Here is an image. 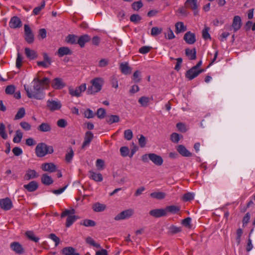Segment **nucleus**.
<instances>
[{
	"instance_id": "f257e3e1",
	"label": "nucleus",
	"mask_w": 255,
	"mask_h": 255,
	"mask_svg": "<svg viewBox=\"0 0 255 255\" xmlns=\"http://www.w3.org/2000/svg\"><path fill=\"white\" fill-rule=\"evenodd\" d=\"M33 89L29 88L28 86L24 85V90L27 96L30 99L34 98L37 100H42L45 97L43 92V86L40 85L39 79L35 78L34 79Z\"/></svg>"
},
{
	"instance_id": "f03ea898",
	"label": "nucleus",
	"mask_w": 255,
	"mask_h": 255,
	"mask_svg": "<svg viewBox=\"0 0 255 255\" xmlns=\"http://www.w3.org/2000/svg\"><path fill=\"white\" fill-rule=\"evenodd\" d=\"M53 151L52 146L47 145L44 142L39 143L35 147L36 155L39 157H42L46 154H51Z\"/></svg>"
},
{
	"instance_id": "7ed1b4c3",
	"label": "nucleus",
	"mask_w": 255,
	"mask_h": 255,
	"mask_svg": "<svg viewBox=\"0 0 255 255\" xmlns=\"http://www.w3.org/2000/svg\"><path fill=\"white\" fill-rule=\"evenodd\" d=\"M92 85L88 87L87 93L88 95H92L99 92L103 84V79L101 78H96L91 82Z\"/></svg>"
},
{
	"instance_id": "20e7f679",
	"label": "nucleus",
	"mask_w": 255,
	"mask_h": 255,
	"mask_svg": "<svg viewBox=\"0 0 255 255\" xmlns=\"http://www.w3.org/2000/svg\"><path fill=\"white\" fill-rule=\"evenodd\" d=\"M141 159L143 162H148L149 159L157 166L161 165L163 162V160L161 156L153 153L143 154L141 156Z\"/></svg>"
},
{
	"instance_id": "39448f33",
	"label": "nucleus",
	"mask_w": 255,
	"mask_h": 255,
	"mask_svg": "<svg viewBox=\"0 0 255 255\" xmlns=\"http://www.w3.org/2000/svg\"><path fill=\"white\" fill-rule=\"evenodd\" d=\"M86 90V84L85 83L81 84L79 87L74 89L72 87L68 88L69 93L72 97H79L81 96V93Z\"/></svg>"
},
{
	"instance_id": "423d86ee",
	"label": "nucleus",
	"mask_w": 255,
	"mask_h": 255,
	"mask_svg": "<svg viewBox=\"0 0 255 255\" xmlns=\"http://www.w3.org/2000/svg\"><path fill=\"white\" fill-rule=\"evenodd\" d=\"M184 5L186 7L191 9L193 11L194 15L198 14L199 5L198 3V0H186Z\"/></svg>"
},
{
	"instance_id": "0eeeda50",
	"label": "nucleus",
	"mask_w": 255,
	"mask_h": 255,
	"mask_svg": "<svg viewBox=\"0 0 255 255\" xmlns=\"http://www.w3.org/2000/svg\"><path fill=\"white\" fill-rule=\"evenodd\" d=\"M133 213V210L131 209L126 210L116 215L114 219L116 221H119L128 219L132 216Z\"/></svg>"
},
{
	"instance_id": "6e6552de",
	"label": "nucleus",
	"mask_w": 255,
	"mask_h": 255,
	"mask_svg": "<svg viewBox=\"0 0 255 255\" xmlns=\"http://www.w3.org/2000/svg\"><path fill=\"white\" fill-rule=\"evenodd\" d=\"M193 69V68L192 67L191 69L187 71L185 73L186 78L189 80H191L196 78L204 71V69L196 70Z\"/></svg>"
},
{
	"instance_id": "1a4fd4ad",
	"label": "nucleus",
	"mask_w": 255,
	"mask_h": 255,
	"mask_svg": "<svg viewBox=\"0 0 255 255\" xmlns=\"http://www.w3.org/2000/svg\"><path fill=\"white\" fill-rule=\"evenodd\" d=\"M12 206V201L8 197L0 199V207L2 209L8 211L10 210Z\"/></svg>"
},
{
	"instance_id": "9d476101",
	"label": "nucleus",
	"mask_w": 255,
	"mask_h": 255,
	"mask_svg": "<svg viewBox=\"0 0 255 255\" xmlns=\"http://www.w3.org/2000/svg\"><path fill=\"white\" fill-rule=\"evenodd\" d=\"M66 86V84L63 82V80L60 78H54L52 82L51 87L54 89H62Z\"/></svg>"
},
{
	"instance_id": "9b49d317",
	"label": "nucleus",
	"mask_w": 255,
	"mask_h": 255,
	"mask_svg": "<svg viewBox=\"0 0 255 255\" xmlns=\"http://www.w3.org/2000/svg\"><path fill=\"white\" fill-rule=\"evenodd\" d=\"M94 138V135L93 133L90 131H87L86 132L84 138V141L82 145V149H84L87 146L90 145V143L92 141Z\"/></svg>"
},
{
	"instance_id": "f8f14e48",
	"label": "nucleus",
	"mask_w": 255,
	"mask_h": 255,
	"mask_svg": "<svg viewBox=\"0 0 255 255\" xmlns=\"http://www.w3.org/2000/svg\"><path fill=\"white\" fill-rule=\"evenodd\" d=\"M60 102L48 100L47 102V108L51 111L58 110L61 108Z\"/></svg>"
},
{
	"instance_id": "ddd939ff",
	"label": "nucleus",
	"mask_w": 255,
	"mask_h": 255,
	"mask_svg": "<svg viewBox=\"0 0 255 255\" xmlns=\"http://www.w3.org/2000/svg\"><path fill=\"white\" fill-rule=\"evenodd\" d=\"M44 61H37V65L39 67L47 68L51 64V59L46 53H43Z\"/></svg>"
},
{
	"instance_id": "4468645a",
	"label": "nucleus",
	"mask_w": 255,
	"mask_h": 255,
	"mask_svg": "<svg viewBox=\"0 0 255 255\" xmlns=\"http://www.w3.org/2000/svg\"><path fill=\"white\" fill-rule=\"evenodd\" d=\"M10 249L16 254H22L24 253V250L22 245L18 242H14L10 245Z\"/></svg>"
},
{
	"instance_id": "2eb2a0df",
	"label": "nucleus",
	"mask_w": 255,
	"mask_h": 255,
	"mask_svg": "<svg viewBox=\"0 0 255 255\" xmlns=\"http://www.w3.org/2000/svg\"><path fill=\"white\" fill-rule=\"evenodd\" d=\"M9 25L11 28H19L22 26V22L18 17L14 16L11 18Z\"/></svg>"
},
{
	"instance_id": "dca6fc26",
	"label": "nucleus",
	"mask_w": 255,
	"mask_h": 255,
	"mask_svg": "<svg viewBox=\"0 0 255 255\" xmlns=\"http://www.w3.org/2000/svg\"><path fill=\"white\" fill-rule=\"evenodd\" d=\"M183 39L187 44H193L196 42L195 34L191 31H188L184 34Z\"/></svg>"
},
{
	"instance_id": "f3484780",
	"label": "nucleus",
	"mask_w": 255,
	"mask_h": 255,
	"mask_svg": "<svg viewBox=\"0 0 255 255\" xmlns=\"http://www.w3.org/2000/svg\"><path fill=\"white\" fill-rule=\"evenodd\" d=\"M149 214L150 216L156 218L166 216V213L164 209H156L151 210L149 211Z\"/></svg>"
},
{
	"instance_id": "a211bd4d",
	"label": "nucleus",
	"mask_w": 255,
	"mask_h": 255,
	"mask_svg": "<svg viewBox=\"0 0 255 255\" xmlns=\"http://www.w3.org/2000/svg\"><path fill=\"white\" fill-rule=\"evenodd\" d=\"M176 150L178 153L184 157H191L192 155L190 152L183 145L180 144L177 146Z\"/></svg>"
},
{
	"instance_id": "6ab92c4d",
	"label": "nucleus",
	"mask_w": 255,
	"mask_h": 255,
	"mask_svg": "<svg viewBox=\"0 0 255 255\" xmlns=\"http://www.w3.org/2000/svg\"><path fill=\"white\" fill-rule=\"evenodd\" d=\"M232 26L234 29V32H236L241 28L242 26V20L240 16L236 15L234 16Z\"/></svg>"
},
{
	"instance_id": "aec40b11",
	"label": "nucleus",
	"mask_w": 255,
	"mask_h": 255,
	"mask_svg": "<svg viewBox=\"0 0 255 255\" xmlns=\"http://www.w3.org/2000/svg\"><path fill=\"white\" fill-rule=\"evenodd\" d=\"M41 168L45 171L54 172L56 170V166L52 162L45 163L42 164Z\"/></svg>"
},
{
	"instance_id": "412c9836",
	"label": "nucleus",
	"mask_w": 255,
	"mask_h": 255,
	"mask_svg": "<svg viewBox=\"0 0 255 255\" xmlns=\"http://www.w3.org/2000/svg\"><path fill=\"white\" fill-rule=\"evenodd\" d=\"M23 187L26 189L28 192H34L36 191L38 187V184L35 181H32L28 184L24 185Z\"/></svg>"
},
{
	"instance_id": "4be33fe9",
	"label": "nucleus",
	"mask_w": 255,
	"mask_h": 255,
	"mask_svg": "<svg viewBox=\"0 0 255 255\" xmlns=\"http://www.w3.org/2000/svg\"><path fill=\"white\" fill-rule=\"evenodd\" d=\"M38 175L35 170L28 169L24 176V179L26 180H29L31 179L37 178Z\"/></svg>"
},
{
	"instance_id": "5701e85b",
	"label": "nucleus",
	"mask_w": 255,
	"mask_h": 255,
	"mask_svg": "<svg viewBox=\"0 0 255 255\" xmlns=\"http://www.w3.org/2000/svg\"><path fill=\"white\" fill-rule=\"evenodd\" d=\"M51 129V126L48 123H42L37 127L38 131L43 132H49Z\"/></svg>"
},
{
	"instance_id": "b1692460",
	"label": "nucleus",
	"mask_w": 255,
	"mask_h": 255,
	"mask_svg": "<svg viewBox=\"0 0 255 255\" xmlns=\"http://www.w3.org/2000/svg\"><path fill=\"white\" fill-rule=\"evenodd\" d=\"M106 121L109 125L117 123L120 121V117L118 115H108L106 116Z\"/></svg>"
},
{
	"instance_id": "393cba45",
	"label": "nucleus",
	"mask_w": 255,
	"mask_h": 255,
	"mask_svg": "<svg viewBox=\"0 0 255 255\" xmlns=\"http://www.w3.org/2000/svg\"><path fill=\"white\" fill-rule=\"evenodd\" d=\"M164 209L166 216L167 213H170L173 214H177L180 210V208L179 206L171 205L166 206Z\"/></svg>"
},
{
	"instance_id": "a878e982",
	"label": "nucleus",
	"mask_w": 255,
	"mask_h": 255,
	"mask_svg": "<svg viewBox=\"0 0 255 255\" xmlns=\"http://www.w3.org/2000/svg\"><path fill=\"white\" fill-rule=\"evenodd\" d=\"M90 39V37L88 34H84L79 37L77 43L81 47H84L85 44L86 42H89Z\"/></svg>"
},
{
	"instance_id": "bb28decb",
	"label": "nucleus",
	"mask_w": 255,
	"mask_h": 255,
	"mask_svg": "<svg viewBox=\"0 0 255 255\" xmlns=\"http://www.w3.org/2000/svg\"><path fill=\"white\" fill-rule=\"evenodd\" d=\"M120 68L121 72L125 75L129 74L131 72V68L127 62L121 63Z\"/></svg>"
},
{
	"instance_id": "cd10ccee",
	"label": "nucleus",
	"mask_w": 255,
	"mask_h": 255,
	"mask_svg": "<svg viewBox=\"0 0 255 255\" xmlns=\"http://www.w3.org/2000/svg\"><path fill=\"white\" fill-rule=\"evenodd\" d=\"M72 53V51L67 47H60L57 51V54L59 57H62L67 55H71Z\"/></svg>"
},
{
	"instance_id": "c85d7f7f",
	"label": "nucleus",
	"mask_w": 255,
	"mask_h": 255,
	"mask_svg": "<svg viewBox=\"0 0 255 255\" xmlns=\"http://www.w3.org/2000/svg\"><path fill=\"white\" fill-rule=\"evenodd\" d=\"M175 32L178 34L185 31L187 30L186 26L184 25L183 22L179 21L176 23Z\"/></svg>"
},
{
	"instance_id": "c756f323",
	"label": "nucleus",
	"mask_w": 255,
	"mask_h": 255,
	"mask_svg": "<svg viewBox=\"0 0 255 255\" xmlns=\"http://www.w3.org/2000/svg\"><path fill=\"white\" fill-rule=\"evenodd\" d=\"M25 53L26 57L31 60L36 59L38 56L35 51L27 47L25 48Z\"/></svg>"
},
{
	"instance_id": "7c9ffc66",
	"label": "nucleus",
	"mask_w": 255,
	"mask_h": 255,
	"mask_svg": "<svg viewBox=\"0 0 255 255\" xmlns=\"http://www.w3.org/2000/svg\"><path fill=\"white\" fill-rule=\"evenodd\" d=\"M41 182L45 185H49L53 183V180L50 176L45 173L42 175Z\"/></svg>"
},
{
	"instance_id": "2f4dec72",
	"label": "nucleus",
	"mask_w": 255,
	"mask_h": 255,
	"mask_svg": "<svg viewBox=\"0 0 255 255\" xmlns=\"http://www.w3.org/2000/svg\"><path fill=\"white\" fill-rule=\"evenodd\" d=\"M90 178L94 180L95 181L101 182L103 180V176L100 173H97L95 172L90 171Z\"/></svg>"
},
{
	"instance_id": "473e14b6",
	"label": "nucleus",
	"mask_w": 255,
	"mask_h": 255,
	"mask_svg": "<svg viewBox=\"0 0 255 255\" xmlns=\"http://www.w3.org/2000/svg\"><path fill=\"white\" fill-rule=\"evenodd\" d=\"M185 54L190 60H195L196 58V51L195 48L190 49L187 48L185 50Z\"/></svg>"
},
{
	"instance_id": "72a5a7b5",
	"label": "nucleus",
	"mask_w": 255,
	"mask_h": 255,
	"mask_svg": "<svg viewBox=\"0 0 255 255\" xmlns=\"http://www.w3.org/2000/svg\"><path fill=\"white\" fill-rule=\"evenodd\" d=\"M106 208L105 204L97 203L93 205V209L96 212H100L104 211Z\"/></svg>"
},
{
	"instance_id": "f704fd0d",
	"label": "nucleus",
	"mask_w": 255,
	"mask_h": 255,
	"mask_svg": "<svg viewBox=\"0 0 255 255\" xmlns=\"http://www.w3.org/2000/svg\"><path fill=\"white\" fill-rule=\"evenodd\" d=\"M150 196L153 198L161 200L165 197L166 194L162 192H154L150 193Z\"/></svg>"
},
{
	"instance_id": "c9c22d12",
	"label": "nucleus",
	"mask_w": 255,
	"mask_h": 255,
	"mask_svg": "<svg viewBox=\"0 0 255 255\" xmlns=\"http://www.w3.org/2000/svg\"><path fill=\"white\" fill-rule=\"evenodd\" d=\"M150 101L149 98L146 96H142L138 99V103L143 107H146L148 106Z\"/></svg>"
},
{
	"instance_id": "e433bc0d",
	"label": "nucleus",
	"mask_w": 255,
	"mask_h": 255,
	"mask_svg": "<svg viewBox=\"0 0 255 255\" xmlns=\"http://www.w3.org/2000/svg\"><path fill=\"white\" fill-rule=\"evenodd\" d=\"M78 218L76 215L69 216L67 217L66 222V227L67 228L70 227Z\"/></svg>"
},
{
	"instance_id": "4c0bfd02",
	"label": "nucleus",
	"mask_w": 255,
	"mask_h": 255,
	"mask_svg": "<svg viewBox=\"0 0 255 255\" xmlns=\"http://www.w3.org/2000/svg\"><path fill=\"white\" fill-rule=\"evenodd\" d=\"M23 136V133L20 130L18 129L15 131V135L13 138L14 143H19L21 141Z\"/></svg>"
},
{
	"instance_id": "58836bf2",
	"label": "nucleus",
	"mask_w": 255,
	"mask_h": 255,
	"mask_svg": "<svg viewBox=\"0 0 255 255\" xmlns=\"http://www.w3.org/2000/svg\"><path fill=\"white\" fill-rule=\"evenodd\" d=\"M25 115V109L23 107L20 108L18 112H17L16 114L15 115L14 120H17L22 119L23 117H24Z\"/></svg>"
},
{
	"instance_id": "ea45409f",
	"label": "nucleus",
	"mask_w": 255,
	"mask_h": 255,
	"mask_svg": "<svg viewBox=\"0 0 255 255\" xmlns=\"http://www.w3.org/2000/svg\"><path fill=\"white\" fill-rule=\"evenodd\" d=\"M0 136L3 139H6L8 138L7 134L5 132V126L2 123H0Z\"/></svg>"
},
{
	"instance_id": "a19ab883",
	"label": "nucleus",
	"mask_w": 255,
	"mask_h": 255,
	"mask_svg": "<svg viewBox=\"0 0 255 255\" xmlns=\"http://www.w3.org/2000/svg\"><path fill=\"white\" fill-rule=\"evenodd\" d=\"M75 252V249L72 247L64 248L62 250V253L64 255H71Z\"/></svg>"
},
{
	"instance_id": "79ce46f5",
	"label": "nucleus",
	"mask_w": 255,
	"mask_h": 255,
	"mask_svg": "<svg viewBox=\"0 0 255 255\" xmlns=\"http://www.w3.org/2000/svg\"><path fill=\"white\" fill-rule=\"evenodd\" d=\"M27 237L30 240L37 243L39 241V238L36 237L34 233L32 231H27L25 233Z\"/></svg>"
},
{
	"instance_id": "37998d69",
	"label": "nucleus",
	"mask_w": 255,
	"mask_h": 255,
	"mask_svg": "<svg viewBox=\"0 0 255 255\" xmlns=\"http://www.w3.org/2000/svg\"><path fill=\"white\" fill-rule=\"evenodd\" d=\"M75 213V210L74 209H71L70 210L65 209L64 211L62 212L61 214V217L64 218L66 216L69 217V216H72Z\"/></svg>"
},
{
	"instance_id": "c03bdc74",
	"label": "nucleus",
	"mask_w": 255,
	"mask_h": 255,
	"mask_svg": "<svg viewBox=\"0 0 255 255\" xmlns=\"http://www.w3.org/2000/svg\"><path fill=\"white\" fill-rule=\"evenodd\" d=\"M132 79L135 83H139L141 81L140 72L138 70L135 71L133 74Z\"/></svg>"
},
{
	"instance_id": "a18cd8bd",
	"label": "nucleus",
	"mask_w": 255,
	"mask_h": 255,
	"mask_svg": "<svg viewBox=\"0 0 255 255\" xmlns=\"http://www.w3.org/2000/svg\"><path fill=\"white\" fill-rule=\"evenodd\" d=\"M45 5V2L43 0L41 3L40 5L35 7L33 10V13L34 15H38L40 11L44 8Z\"/></svg>"
},
{
	"instance_id": "49530a36",
	"label": "nucleus",
	"mask_w": 255,
	"mask_h": 255,
	"mask_svg": "<svg viewBox=\"0 0 255 255\" xmlns=\"http://www.w3.org/2000/svg\"><path fill=\"white\" fill-rule=\"evenodd\" d=\"M81 225L85 227H94L96 226V222L92 220L85 219L83 221L82 223H81Z\"/></svg>"
},
{
	"instance_id": "de8ad7c7",
	"label": "nucleus",
	"mask_w": 255,
	"mask_h": 255,
	"mask_svg": "<svg viewBox=\"0 0 255 255\" xmlns=\"http://www.w3.org/2000/svg\"><path fill=\"white\" fill-rule=\"evenodd\" d=\"M86 242L87 244L92 246L96 248H101V246L100 244L95 243V241L93 239H92L90 237H88L86 238Z\"/></svg>"
},
{
	"instance_id": "09e8293b",
	"label": "nucleus",
	"mask_w": 255,
	"mask_h": 255,
	"mask_svg": "<svg viewBox=\"0 0 255 255\" xmlns=\"http://www.w3.org/2000/svg\"><path fill=\"white\" fill-rule=\"evenodd\" d=\"M106 112L104 108H99L98 109L96 115L100 119H103L106 116Z\"/></svg>"
},
{
	"instance_id": "8fccbe9b",
	"label": "nucleus",
	"mask_w": 255,
	"mask_h": 255,
	"mask_svg": "<svg viewBox=\"0 0 255 255\" xmlns=\"http://www.w3.org/2000/svg\"><path fill=\"white\" fill-rule=\"evenodd\" d=\"M69 151L65 155V160L67 162H70L72 160L74 156V151L72 147L68 148Z\"/></svg>"
},
{
	"instance_id": "3c124183",
	"label": "nucleus",
	"mask_w": 255,
	"mask_h": 255,
	"mask_svg": "<svg viewBox=\"0 0 255 255\" xmlns=\"http://www.w3.org/2000/svg\"><path fill=\"white\" fill-rule=\"evenodd\" d=\"M77 36L73 34H69L66 38V41L67 43L74 44L77 43L76 41Z\"/></svg>"
},
{
	"instance_id": "603ef678",
	"label": "nucleus",
	"mask_w": 255,
	"mask_h": 255,
	"mask_svg": "<svg viewBox=\"0 0 255 255\" xmlns=\"http://www.w3.org/2000/svg\"><path fill=\"white\" fill-rule=\"evenodd\" d=\"M186 8H187L186 7L185 5L184 6H181L178 8L177 11L180 13L181 16L186 17L187 16L189 13V12Z\"/></svg>"
},
{
	"instance_id": "864d4df0",
	"label": "nucleus",
	"mask_w": 255,
	"mask_h": 255,
	"mask_svg": "<svg viewBox=\"0 0 255 255\" xmlns=\"http://www.w3.org/2000/svg\"><path fill=\"white\" fill-rule=\"evenodd\" d=\"M162 31V28H159L157 27H153L151 28V35L152 36H157L160 33H161Z\"/></svg>"
},
{
	"instance_id": "5fc2aeb1",
	"label": "nucleus",
	"mask_w": 255,
	"mask_h": 255,
	"mask_svg": "<svg viewBox=\"0 0 255 255\" xmlns=\"http://www.w3.org/2000/svg\"><path fill=\"white\" fill-rule=\"evenodd\" d=\"M143 6V3L141 0L135 1L131 4L132 8L136 11L138 10L140 8Z\"/></svg>"
},
{
	"instance_id": "6e6d98bb",
	"label": "nucleus",
	"mask_w": 255,
	"mask_h": 255,
	"mask_svg": "<svg viewBox=\"0 0 255 255\" xmlns=\"http://www.w3.org/2000/svg\"><path fill=\"white\" fill-rule=\"evenodd\" d=\"M170 233L172 235L175 234L176 233H179L182 231L181 227H176L174 225H171L169 227Z\"/></svg>"
},
{
	"instance_id": "4d7b16f0",
	"label": "nucleus",
	"mask_w": 255,
	"mask_h": 255,
	"mask_svg": "<svg viewBox=\"0 0 255 255\" xmlns=\"http://www.w3.org/2000/svg\"><path fill=\"white\" fill-rule=\"evenodd\" d=\"M133 137V133L131 129H127L124 131V137L128 140L132 139Z\"/></svg>"
},
{
	"instance_id": "13d9d810",
	"label": "nucleus",
	"mask_w": 255,
	"mask_h": 255,
	"mask_svg": "<svg viewBox=\"0 0 255 255\" xmlns=\"http://www.w3.org/2000/svg\"><path fill=\"white\" fill-rule=\"evenodd\" d=\"M110 82L113 87L116 89L118 88V81L116 76L113 75L111 77Z\"/></svg>"
},
{
	"instance_id": "bf43d9fd",
	"label": "nucleus",
	"mask_w": 255,
	"mask_h": 255,
	"mask_svg": "<svg viewBox=\"0 0 255 255\" xmlns=\"http://www.w3.org/2000/svg\"><path fill=\"white\" fill-rule=\"evenodd\" d=\"M120 150L121 155L123 157H126L129 154V148L127 146L121 147Z\"/></svg>"
},
{
	"instance_id": "052dcab7",
	"label": "nucleus",
	"mask_w": 255,
	"mask_h": 255,
	"mask_svg": "<svg viewBox=\"0 0 255 255\" xmlns=\"http://www.w3.org/2000/svg\"><path fill=\"white\" fill-rule=\"evenodd\" d=\"M15 90V86L12 85L7 86L5 90L6 94L11 95L14 93Z\"/></svg>"
},
{
	"instance_id": "680f3d73",
	"label": "nucleus",
	"mask_w": 255,
	"mask_h": 255,
	"mask_svg": "<svg viewBox=\"0 0 255 255\" xmlns=\"http://www.w3.org/2000/svg\"><path fill=\"white\" fill-rule=\"evenodd\" d=\"M141 19V17L138 14H133L130 16V20L135 23H137Z\"/></svg>"
},
{
	"instance_id": "e2e57ef3",
	"label": "nucleus",
	"mask_w": 255,
	"mask_h": 255,
	"mask_svg": "<svg viewBox=\"0 0 255 255\" xmlns=\"http://www.w3.org/2000/svg\"><path fill=\"white\" fill-rule=\"evenodd\" d=\"M19 125L20 127L25 131H28L31 129V126L26 122H21Z\"/></svg>"
},
{
	"instance_id": "0e129e2a",
	"label": "nucleus",
	"mask_w": 255,
	"mask_h": 255,
	"mask_svg": "<svg viewBox=\"0 0 255 255\" xmlns=\"http://www.w3.org/2000/svg\"><path fill=\"white\" fill-rule=\"evenodd\" d=\"M179 136H180L179 134L176 133V132H174L171 134L170 139L173 142L178 143L180 140Z\"/></svg>"
},
{
	"instance_id": "69168bd1",
	"label": "nucleus",
	"mask_w": 255,
	"mask_h": 255,
	"mask_svg": "<svg viewBox=\"0 0 255 255\" xmlns=\"http://www.w3.org/2000/svg\"><path fill=\"white\" fill-rule=\"evenodd\" d=\"M194 194L190 192L185 193L183 197V200L184 201H189L192 200L194 199Z\"/></svg>"
},
{
	"instance_id": "338daca9",
	"label": "nucleus",
	"mask_w": 255,
	"mask_h": 255,
	"mask_svg": "<svg viewBox=\"0 0 255 255\" xmlns=\"http://www.w3.org/2000/svg\"><path fill=\"white\" fill-rule=\"evenodd\" d=\"M138 143L141 147H144L146 145V139L142 134L140 135V137L138 138Z\"/></svg>"
},
{
	"instance_id": "774afa93",
	"label": "nucleus",
	"mask_w": 255,
	"mask_h": 255,
	"mask_svg": "<svg viewBox=\"0 0 255 255\" xmlns=\"http://www.w3.org/2000/svg\"><path fill=\"white\" fill-rule=\"evenodd\" d=\"M25 40L28 43H32L34 41L33 33L25 34Z\"/></svg>"
}]
</instances>
